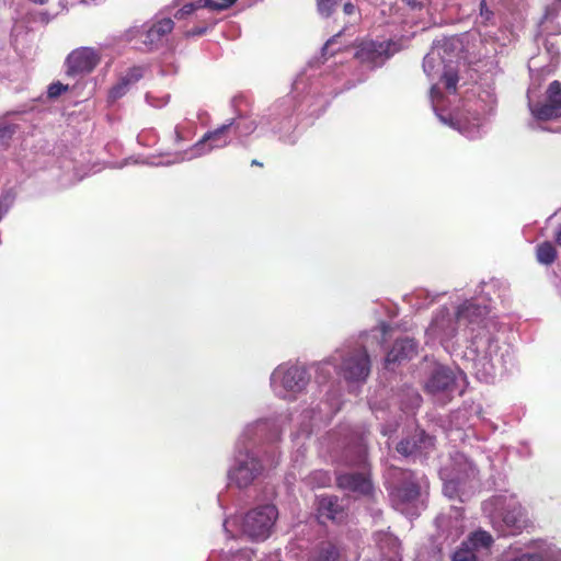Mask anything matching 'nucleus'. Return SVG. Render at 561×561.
Wrapping results in <instances>:
<instances>
[{"mask_svg": "<svg viewBox=\"0 0 561 561\" xmlns=\"http://www.w3.org/2000/svg\"><path fill=\"white\" fill-rule=\"evenodd\" d=\"M389 330L390 327L382 322L356 339L346 340L331 354V360L336 362V374L348 387H358L367 381L371 370L369 345L376 341L382 347Z\"/></svg>", "mask_w": 561, "mask_h": 561, "instance_id": "7", "label": "nucleus"}, {"mask_svg": "<svg viewBox=\"0 0 561 561\" xmlns=\"http://www.w3.org/2000/svg\"><path fill=\"white\" fill-rule=\"evenodd\" d=\"M342 31H340L337 34L329 38L324 46L322 47V56L325 57L327 55L333 56L335 54L334 45L337 42V38L341 36Z\"/></svg>", "mask_w": 561, "mask_h": 561, "instance_id": "42", "label": "nucleus"}, {"mask_svg": "<svg viewBox=\"0 0 561 561\" xmlns=\"http://www.w3.org/2000/svg\"><path fill=\"white\" fill-rule=\"evenodd\" d=\"M400 48L392 39H366L357 45L354 58L365 70L371 71L382 67Z\"/></svg>", "mask_w": 561, "mask_h": 561, "instance_id": "17", "label": "nucleus"}, {"mask_svg": "<svg viewBox=\"0 0 561 561\" xmlns=\"http://www.w3.org/2000/svg\"><path fill=\"white\" fill-rule=\"evenodd\" d=\"M389 500L394 510L410 518L417 517L424 508L421 490L424 476L391 466L385 473Z\"/></svg>", "mask_w": 561, "mask_h": 561, "instance_id": "8", "label": "nucleus"}, {"mask_svg": "<svg viewBox=\"0 0 561 561\" xmlns=\"http://www.w3.org/2000/svg\"><path fill=\"white\" fill-rule=\"evenodd\" d=\"M230 525H231V518H226V519L224 520L222 526H224V530H225V533H226V535H227V538H228V539L233 538V535H232V533H231V530H230V528H229V527H230Z\"/></svg>", "mask_w": 561, "mask_h": 561, "instance_id": "47", "label": "nucleus"}, {"mask_svg": "<svg viewBox=\"0 0 561 561\" xmlns=\"http://www.w3.org/2000/svg\"><path fill=\"white\" fill-rule=\"evenodd\" d=\"M148 70V66L146 65H136L128 68L123 76V78L130 84L137 83Z\"/></svg>", "mask_w": 561, "mask_h": 561, "instance_id": "37", "label": "nucleus"}, {"mask_svg": "<svg viewBox=\"0 0 561 561\" xmlns=\"http://www.w3.org/2000/svg\"><path fill=\"white\" fill-rule=\"evenodd\" d=\"M489 300L481 295L466 298L456 306L454 314L447 308H440L425 331L427 344L438 343L451 353L458 331L461 328L468 330V345L462 356L466 368L485 383L492 382L497 374L508 373L515 367L512 345L501 340L497 323L486 317Z\"/></svg>", "mask_w": 561, "mask_h": 561, "instance_id": "1", "label": "nucleus"}, {"mask_svg": "<svg viewBox=\"0 0 561 561\" xmlns=\"http://www.w3.org/2000/svg\"><path fill=\"white\" fill-rule=\"evenodd\" d=\"M343 13L346 16H354V18H356L357 9H356V7L352 2L345 1L344 4H343Z\"/></svg>", "mask_w": 561, "mask_h": 561, "instance_id": "45", "label": "nucleus"}, {"mask_svg": "<svg viewBox=\"0 0 561 561\" xmlns=\"http://www.w3.org/2000/svg\"><path fill=\"white\" fill-rule=\"evenodd\" d=\"M412 435L416 445V455L426 454L434 446V437L426 434L424 431L416 430Z\"/></svg>", "mask_w": 561, "mask_h": 561, "instance_id": "31", "label": "nucleus"}, {"mask_svg": "<svg viewBox=\"0 0 561 561\" xmlns=\"http://www.w3.org/2000/svg\"><path fill=\"white\" fill-rule=\"evenodd\" d=\"M278 518V510L273 504H263L248 511L241 524L243 535L254 541L266 540Z\"/></svg>", "mask_w": 561, "mask_h": 561, "instance_id": "16", "label": "nucleus"}, {"mask_svg": "<svg viewBox=\"0 0 561 561\" xmlns=\"http://www.w3.org/2000/svg\"><path fill=\"white\" fill-rule=\"evenodd\" d=\"M69 89L68 84L61 82H53L48 85L47 95L49 99H56Z\"/></svg>", "mask_w": 561, "mask_h": 561, "instance_id": "41", "label": "nucleus"}, {"mask_svg": "<svg viewBox=\"0 0 561 561\" xmlns=\"http://www.w3.org/2000/svg\"><path fill=\"white\" fill-rule=\"evenodd\" d=\"M410 7H422L427 0H404Z\"/></svg>", "mask_w": 561, "mask_h": 561, "instance_id": "49", "label": "nucleus"}, {"mask_svg": "<svg viewBox=\"0 0 561 561\" xmlns=\"http://www.w3.org/2000/svg\"><path fill=\"white\" fill-rule=\"evenodd\" d=\"M367 75L360 72L355 80H347L341 88L334 87L330 91L322 92L318 95V83H313L310 91L304 96L302 101L298 100V92L304 85L302 79L294 82L293 91L277 99L261 113L262 130L266 134H273L279 141L294 145L297 141L295 129L297 127V115L304 112L310 116L320 115L324 107L329 104V95H336L344 90H348L356 83L365 81Z\"/></svg>", "mask_w": 561, "mask_h": 561, "instance_id": "5", "label": "nucleus"}, {"mask_svg": "<svg viewBox=\"0 0 561 561\" xmlns=\"http://www.w3.org/2000/svg\"><path fill=\"white\" fill-rule=\"evenodd\" d=\"M556 241H557L558 244L561 245V227L557 231Z\"/></svg>", "mask_w": 561, "mask_h": 561, "instance_id": "51", "label": "nucleus"}, {"mask_svg": "<svg viewBox=\"0 0 561 561\" xmlns=\"http://www.w3.org/2000/svg\"><path fill=\"white\" fill-rule=\"evenodd\" d=\"M309 382L308 368L305 365L291 362L279 364L270 376V388L273 394L289 402L297 400Z\"/></svg>", "mask_w": 561, "mask_h": 561, "instance_id": "12", "label": "nucleus"}, {"mask_svg": "<svg viewBox=\"0 0 561 561\" xmlns=\"http://www.w3.org/2000/svg\"><path fill=\"white\" fill-rule=\"evenodd\" d=\"M422 397L416 391L410 393V404L405 408L407 412H412L421 405Z\"/></svg>", "mask_w": 561, "mask_h": 561, "instance_id": "43", "label": "nucleus"}, {"mask_svg": "<svg viewBox=\"0 0 561 561\" xmlns=\"http://www.w3.org/2000/svg\"><path fill=\"white\" fill-rule=\"evenodd\" d=\"M341 549L332 541H321L308 554L307 561H339Z\"/></svg>", "mask_w": 561, "mask_h": 561, "instance_id": "24", "label": "nucleus"}, {"mask_svg": "<svg viewBox=\"0 0 561 561\" xmlns=\"http://www.w3.org/2000/svg\"><path fill=\"white\" fill-rule=\"evenodd\" d=\"M99 61L100 57L93 48H77L72 50L66 59V73L71 77L90 73Z\"/></svg>", "mask_w": 561, "mask_h": 561, "instance_id": "20", "label": "nucleus"}, {"mask_svg": "<svg viewBox=\"0 0 561 561\" xmlns=\"http://www.w3.org/2000/svg\"><path fill=\"white\" fill-rule=\"evenodd\" d=\"M483 515L501 536H516L529 526L526 508L514 494H495L481 504Z\"/></svg>", "mask_w": 561, "mask_h": 561, "instance_id": "9", "label": "nucleus"}, {"mask_svg": "<svg viewBox=\"0 0 561 561\" xmlns=\"http://www.w3.org/2000/svg\"><path fill=\"white\" fill-rule=\"evenodd\" d=\"M314 379L318 385H325L332 378V369L336 371V362L331 360V355L321 362L311 365Z\"/></svg>", "mask_w": 561, "mask_h": 561, "instance_id": "26", "label": "nucleus"}, {"mask_svg": "<svg viewBox=\"0 0 561 561\" xmlns=\"http://www.w3.org/2000/svg\"><path fill=\"white\" fill-rule=\"evenodd\" d=\"M288 417L275 413L247 424L238 437L227 471L229 484L243 490L263 477L267 467L280 461L278 443Z\"/></svg>", "mask_w": 561, "mask_h": 561, "instance_id": "3", "label": "nucleus"}, {"mask_svg": "<svg viewBox=\"0 0 561 561\" xmlns=\"http://www.w3.org/2000/svg\"><path fill=\"white\" fill-rule=\"evenodd\" d=\"M251 164L252 165H260V167L262 165V163L260 161L255 160V159L252 160Z\"/></svg>", "mask_w": 561, "mask_h": 561, "instance_id": "53", "label": "nucleus"}, {"mask_svg": "<svg viewBox=\"0 0 561 561\" xmlns=\"http://www.w3.org/2000/svg\"><path fill=\"white\" fill-rule=\"evenodd\" d=\"M18 126L8 121H0V148L8 147L13 135L16 133Z\"/></svg>", "mask_w": 561, "mask_h": 561, "instance_id": "34", "label": "nucleus"}, {"mask_svg": "<svg viewBox=\"0 0 561 561\" xmlns=\"http://www.w3.org/2000/svg\"><path fill=\"white\" fill-rule=\"evenodd\" d=\"M252 550L250 549H238L237 551H232V548L229 549L228 552L221 551H211L207 561H252Z\"/></svg>", "mask_w": 561, "mask_h": 561, "instance_id": "27", "label": "nucleus"}, {"mask_svg": "<svg viewBox=\"0 0 561 561\" xmlns=\"http://www.w3.org/2000/svg\"><path fill=\"white\" fill-rule=\"evenodd\" d=\"M130 84L121 76L118 81L111 88L108 92V99L111 101H116L123 98L130 89Z\"/></svg>", "mask_w": 561, "mask_h": 561, "instance_id": "38", "label": "nucleus"}, {"mask_svg": "<svg viewBox=\"0 0 561 561\" xmlns=\"http://www.w3.org/2000/svg\"><path fill=\"white\" fill-rule=\"evenodd\" d=\"M415 446L413 435H410L398 443L397 451L404 457L416 456Z\"/></svg>", "mask_w": 561, "mask_h": 561, "instance_id": "39", "label": "nucleus"}, {"mask_svg": "<svg viewBox=\"0 0 561 561\" xmlns=\"http://www.w3.org/2000/svg\"><path fill=\"white\" fill-rule=\"evenodd\" d=\"M477 23L482 25H490L494 23V12L489 7L486 0H480L479 2V15Z\"/></svg>", "mask_w": 561, "mask_h": 561, "instance_id": "36", "label": "nucleus"}, {"mask_svg": "<svg viewBox=\"0 0 561 561\" xmlns=\"http://www.w3.org/2000/svg\"><path fill=\"white\" fill-rule=\"evenodd\" d=\"M416 347L417 345L413 339H398L394 342L392 348L386 355V366L411 358L414 354H416Z\"/></svg>", "mask_w": 561, "mask_h": 561, "instance_id": "23", "label": "nucleus"}, {"mask_svg": "<svg viewBox=\"0 0 561 561\" xmlns=\"http://www.w3.org/2000/svg\"><path fill=\"white\" fill-rule=\"evenodd\" d=\"M230 107L234 117L229 119L228 123H233L232 130L237 139L243 140L256 130L265 135L262 130L261 114L259 118L253 116V100L247 93H238L230 100Z\"/></svg>", "mask_w": 561, "mask_h": 561, "instance_id": "14", "label": "nucleus"}, {"mask_svg": "<svg viewBox=\"0 0 561 561\" xmlns=\"http://www.w3.org/2000/svg\"><path fill=\"white\" fill-rule=\"evenodd\" d=\"M233 123H224L213 130H208L204 136L193 145L187 151L178 153L173 160H168L165 162H157L154 165H169L171 163H176L184 160H192L205 154L210 153L214 150L222 149L227 147L232 138L230 136V131Z\"/></svg>", "mask_w": 561, "mask_h": 561, "instance_id": "15", "label": "nucleus"}, {"mask_svg": "<svg viewBox=\"0 0 561 561\" xmlns=\"http://www.w3.org/2000/svg\"><path fill=\"white\" fill-rule=\"evenodd\" d=\"M218 502H219L220 506H222V502H221L220 495L218 496Z\"/></svg>", "mask_w": 561, "mask_h": 561, "instance_id": "55", "label": "nucleus"}, {"mask_svg": "<svg viewBox=\"0 0 561 561\" xmlns=\"http://www.w3.org/2000/svg\"><path fill=\"white\" fill-rule=\"evenodd\" d=\"M342 1L343 0H317L318 13L322 18H329Z\"/></svg>", "mask_w": 561, "mask_h": 561, "instance_id": "40", "label": "nucleus"}, {"mask_svg": "<svg viewBox=\"0 0 561 561\" xmlns=\"http://www.w3.org/2000/svg\"><path fill=\"white\" fill-rule=\"evenodd\" d=\"M174 28L171 18L157 14L150 21L135 25L125 32V39L141 51H153L164 47Z\"/></svg>", "mask_w": 561, "mask_h": 561, "instance_id": "13", "label": "nucleus"}, {"mask_svg": "<svg viewBox=\"0 0 561 561\" xmlns=\"http://www.w3.org/2000/svg\"><path fill=\"white\" fill-rule=\"evenodd\" d=\"M373 540L376 546V553L366 561H402V549L400 539L389 530L374 533Z\"/></svg>", "mask_w": 561, "mask_h": 561, "instance_id": "19", "label": "nucleus"}, {"mask_svg": "<svg viewBox=\"0 0 561 561\" xmlns=\"http://www.w3.org/2000/svg\"><path fill=\"white\" fill-rule=\"evenodd\" d=\"M321 420H322V414L320 411H316L314 409L305 410L301 413V422H300L299 430H298L296 436L297 437H299V436L308 437L311 434L313 426H316L318 424V422H320Z\"/></svg>", "mask_w": 561, "mask_h": 561, "instance_id": "28", "label": "nucleus"}, {"mask_svg": "<svg viewBox=\"0 0 561 561\" xmlns=\"http://www.w3.org/2000/svg\"><path fill=\"white\" fill-rule=\"evenodd\" d=\"M466 375L456 368L432 363L424 379V390L442 405L447 404L456 394H462Z\"/></svg>", "mask_w": 561, "mask_h": 561, "instance_id": "11", "label": "nucleus"}, {"mask_svg": "<svg viewBox=\"0 0 561 561\" xmlns=\"http://www.w3.org/2000/svg\"><path fill=\"white\" fill-rule=\"evenodd\" d=\"M145 102L153 108H163L170 102V94L149 91L145 94Z\"/></svg>", "mask_w": 561, "mask_h": 561, "instance_id": "33", "label": "nucleus"}, {"mask_svg": "<svg viewBox=\"0 0 561 561\" xmlns=\"http://www.w3.org/2000/svg\"><path fill=\"white\" fill-rule=\"evenodd\" d=\"M438 296H439V295H437V296L433 297V298L431 299V304H432V302H434V301H435V299H436Z\"/></svg>", "mask_w": 561, "mask_h": 561, "instance_id": "54", "label": "nucleus"}, {"mask_svg": "<svg viewBox=\"0 0 561 561\" xmlns=\"http://www.w3.org/2000/svg\"><path fill=\"white\" fill-rule=\"evenodd\" d=\"M331 481L332 478L325 470H314L305 478L306 484L312 489L329 486Z\"/></svg>", "mask_w": 561, "mask_h": 561, "instance_id": "30", "label": "nucleus"}, {"mask_svg": "<svg viewBox=\"0 0 561 561\" xmlns=\"http://www.w3.org/2000/svg\"><path fill=\"white\" fill-rule=\"evenodd\" d=\"M346 68L344 66H341L333 75V78L336 79L337 81H341L342 78H344L346 76Z\"/></svg>", "mask_w": 561, "mask_h": 561, "instance_id": "48", "label": "nucleus"}, {"mask_svg": "<svg viewBox=\"0 0 561 561\" xmlns=\"http://www.w3.org/2000/svg\"><path fill=\"white\" fill-rule=\"evenodd\" d=\"M456 38L435 41L423 59V70L432 80L436 77L444 82L447 95L438 84H433L430 99L433 111L444 125L456 129L463 137L474 140L482 138L488 130L490 118L494 115L496 96L493 90L478 88L468 94L460 108H449V95L456 94L458 76L454 67L459 53Z\"/></svg>", "mask_w": 561, "mask_h": 561, "instance_id": "2", "label": "nucleus"}, {"mask_svg": "<svg viewBox=\"0 0 561 561\" xmlns=\"http://www.w3.org/2000/svg\"><path fill=\"white\" fill-rule=\"evenodd\" d=\"M364 427L341 424L322 439V446L330 451L334 461L357 471L336 472V485L344 491L369 495L373 483L368 472L367 445Z\"/></svg>", "mask_w": 561, "mask_h": 561, "instance_id": "6", "label": "nucleus"}, {"mask_svg": "<svg viewBox=\"0 0 561 561\" xmlns=\"http://www.w3.org/2000/svg\"><path fill=\"white\" fill-rule=\"evenodd\" d=\"M207 31V26L204 25V26H195L188 31L185 32V36L186 37H194V36H201L203 34H205Z\"/></svg>", "mask_w": 561, "mask_h": 561, "instance_id": "44", "label": "nucleus"}, {"mask_svg": "<svg viewBox=\"0 0 561 561\" xmlns=\"http://www.w3.org/2000/svg\"><path fill=\"white\" fill-rule=\"evenodd\" d=\"M318 518L321 522L342 523L346 517L344 501L336 495H322L317 500Z\"/></svg>", "mask_w": 561, "mask_h": 561, "instance_id": "21", "label": "nucleus"}, {"mask_svg": "<svg viewBox=\"0 0 561 561\" xmlns=\"http://www.w3.org/2000/svg\"><path fill=\"white\" fill-rule=\"evenodd\" d=\"M197 119L201 122V124L206 125L209 118V115L207 111L199 108L196 113Z\"/></svg>", "mask_w": 561, "mask_h": 561, "instance_id": "46", "label": "nucleus"}, {"mask_svg": "<svg viewBox=\"0 0 561 561\" xmlns=\"http://www.w3.org/2000/svg\"><path fill=\"white\" fill-rule=\"evenodd\" d=\"M260 561H279V560H278V556L274 554V556H268Z\"/></svg>", "mask_w": 561, "mask_h": 561, "instance_id": "50", "label": "nucleus"}, {"mask_svg": "<svg viewBox=\"0 0 561 561\" xmlns=\"http://www.w3.org/2000/svg\"><path fill=\"white\" fill-rule=\"evenodd\" d=\"M175 136H176V140H181L182 139L181 133H180L178 127L175 128Z\"/></svg>", "mask_w": 561, "mask_h": 561, "instance_id": "52", "label": "nucleus"}, {"mask_svg": "<svg viewBox=\"0 0 561 561\" xmlns=\"http://www.w3.org/2000/svg\"><path fill=\"white\" fill-rule=\"evenodd\" d=\"M557 16V10L554 8H547L545 15L539 23V33L536 36V41L539 44L540 41L543 45V51H539L538 55L533 56L528 60V69L531 75L533 83L528 89L527 99L528 107L533 116V122L529 126L533 129H540L550 131L543 123L548 121L558 119L561 117V83L557 80L552 81L542 99H536V88L534 81L536 78L542 75H549L553 72L559 61V48L554 42L548 38H542L543 35H557L560 33V27H550Z\"/></svg>", "mask_w": 561, "mask_h": 561, "instance_id": "4", "label": "nucleus"}, {"mask_svg": "<svg viewBox=\"0 0 561 561\" xmlns=\"http://www.w3.org/2000/svg\"><path fill=\"white\" fill-rule=\"evenodd\" d=\"M463 542L482 557L489 553L494 540L490 533L478 529L471 533Z\"/></svg>", "mask_w": 561, "mask_h": 561, "instance_id": "25", "label": "nucleus"}, {"mask_svg": "<svg viewBox=\"0 0 561 561\" xmlns=\"http://www.w3.org/2000/svg\"><path fill=\"white\" fill-rule=\"evenodd\" d=\"M478 474L476 465L463 453L453 454L449 463L439 470L443 493L451 500L466 502L479 488Z\"/></svg>", "mask_w": 561, "mask_h": 561, "instance_id": "10", "label": "nucleus"}, {"mask_svg": "<svg viewBox=\"0 0 561 561\" xmlns=\"http://www.w3.org/2000/svg\"><path fill=\"white\" fill-rule=\"evenodd\" d=\"M536 257L540 264L551 265L557 257L554 245L548 241L540 243L536 249Z\"/></svg>", "mask_w": 561, "mask_h": 561, "instance_id": "29", "label": "nucleus"}, {"mask_svg": "<svg viewBox=\"0 0 561 561\" xmlns=\"http://www.w3.org/2000/svg\"><path fill=\"white\" fill-rule=\"evenodd\" d=\"M237 0H196L191 3L184 4L181 9L176 10L174 18L180 20L195 11L208 9L209 11H222L230 8Z\"/></svg>", "mask_w": 561, "mask_h": 561, "instance_id": "22", "label": "nucleus"}, {"mask_svg": "<svg viewBox=\"0 0 561 561\" xmlns=\"http://www.w3.org/2000/svg\"><path fill=\"white\" fill-rule=\"evenodd\" d=\"M16 198L13 188H3L0 193V221L9 213Z\"/></svg>", "mask_w": 561, "mask_h": 561, "instance_id": "32", "label": "nucleus"}, {"mask_svg": "<svg viewBox=\"0 0 561 561\" xmlns=\"http://www.w3.org/2000/svg\"><path fill=\"white\" fill-rule=\"evenodd\" d=\"M500 561H561V549L539 538L526 542L523 548L511 546Z\"/></svg>", "mask_w": 561, "mask_h": 561, "instance_id": "18", "label": "nucleus"}, {"mask_svg": "<svg viewBox=\"0 0 561 561\" xmlns=\"http://www.w3.org/2000/svg\"><path fill=\"white\" fill-rule=\"evenodd\" d=\"M480 556L465 542L453 553V561H479Z\"/></svg>", "mask_w": 561, "mask_h": 561, "instance_id": "35", "label": "nucleus"}]
</instances>
